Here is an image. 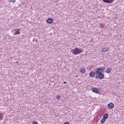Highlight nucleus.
Instances as JSON below:
<instances>
[{
	"label": "nucleus",
	"mask_w": 124,
	"mask_h": 124,
	"mask_svg": "<svg viewBox=\"0 0 124 124\" xmlns=\"http://www.w3.org/2000/svg\"><path fill=\"white\" fill-rule=\"evenodd\" d=\"M83 51L84 50L82 48L76 47L72 49L71 51V52L74 55H76L82 53Z\"/></svg>",
	"instance_id": "nucleus-1"
},
{
	"label": "nucleus",
	"mask_w": 124,
	"mask_h": 124,
	"mask_svg": "<svg viewBox=\"0 0 124 124\" xmlns=\"http://www.w3.org/2000/svg\"><path fill=\"white\" fill-rule=\"evenodd\" d=\"M95 70H96L95 71L96 75H98V74L100 73H102L103 72L101 69V68H97Z\"/></svg>",
	"instance_id": "nucleus-2"
},
{
	"label": "nucleus",
	"mask_w": 124,
	"mask_h": 124,
	"mask_svg": "<svg viewBox=\"0 0 124 124\" xmlns=\"http://www.w3.org/2000/svg\"><path fill=\"white\" fill-rule=\"evenodd\" d=\"M92 91L93 92L96 93L97 94H100V92L96 88H93L92 89Z\"/></svg>",
	"instance_id": "nucleus-3"
},
{
	"label": "nucleus",
	"mask_w": 124,
	"mask_h": 124,
	"mask_svg": "<svg viewBox=\"0 0 124 124\" xmlns=\"http://www.w3.org/2000/svg\"><path fill=\"white\" fill-rule=\"evenodd\" d=\"M14 30L15 31V33L14 34V35L20 34V29H14Z\"/></svg>",
	"instance_id": "nucleus-4"
},
{
	"label": "nucleus",
	"mask_w": 124,
	"mask_h": 124,
	"mask_svg": "<svg viewBox=\"0 0 124 124\" xmlns=\"http://www.w3.org/2000/svg\"><path fill=\"white\" fill-rule=\"evenodd\" d=\"M98 78L100 79H102L104 78V75L103 73H100L98 74Z\"/></svg>",
	"instance_id": "nucleus-5"
},
{
	"label": "nucleus",
	"mask_w": 124,
	"mask_h": 124,
	"mask_svg": "<svg viewBox=\"0 0 124 124\" xmlns=\"http://www.w3.org/2000/svg\"><path fill=\"white\" fill-rule=\"evenodd\" d=\"M115 0H102L104 2L107 3H111L113 2Z\"/></svg>",
	"instance_id": "nucleus-6"
},
{
	"label": "nucleus",
	"mask_w": 124,
	"mask_h": 124,
	"mask_svg": "<svg viewBox=\"0 0 124 124\" xmlns=\"http://www.w3.org/2000/svg\"><path fill=\"white\" fill-rule=\"evenodd\" d=\"M95 74V72H94L93 71H91L90 72L89 75L90 77L93 78L94 77V76Z\"/></svg>",
	"instance_id": "nucleus-7"
},
{
	"label": "nucleus",
	"mask_w": 124,
	"mask_h": 124,
	"mask_svg": "<svg viewBox=\"0 0 124 124\" xmlns=\"http://www.w3.org/2000/svg\"><path fill=\"white\" fill-rule=\"evenodd\" d=\"M114 104L112 103H110L108 104V107L110 109L113 108L114 107Z\"/></svg>",
	"instance_id": "nucleus-8"
},
{
	"label": "nucleus",
	"mask_w": 124,
	"mask_h": 124,
	"mask_svg": "<svg viewBox=\"0 0 124 124\" xmlns=\"http://www.w3.org/2000/svg\"><path fill=\"white\" fill-rule=\"evenodd\" d=\"M53 22V20L51 18L48 19L47 20V22L48 23L51 24Z\"/></svg>",
	"instance_id": "nucleus-9"
},
{
	"label": "nucleus",
	"mask_w": 124,
	"mask_h": 124,
	"mask_svg": "<svg viewBox=\"0 0 124 124\" xmlns=\"http://www.w3.org/2000/svg\"><path fill=\"white\" fill-rule=\"evenodd\" d=\"M80 72L82 74H84L86 72L85 69L84 68H83L81 69V70L80 71Z\"/></svg>",
	"instance_id": "nucleus-10"
},
{
	"label": "nucleus",
	"mask_w": 124,
	"mask_h": 124,
	"mask_svg": "<svg viewBox=\"0 0 124 124\" xmlns=\"http://www.w3.org/2000/svg\"><path fill=\"white\" fill-rule=\"evenodd\" d=\"M108 117V114L106 113L103 116V118L105 119H107Z\"/></svg>",
	"instance_id": "nucleus-11"
},
{
	"label": "nucleus",
	"mask_w": 124,
	"mask_h": 124,
	"mask_svg": "<svg viewBox=\"0 0 124 124\" xmlns=\"http://www.w3.org/2000/svg\"><path fill=\"white\" fill-rule=\"evenodd\" d=\"M111 68H108L107 69L105 72L108 73L109 74L111 72Z\"/></svg>",
	"instance_id": "nucleus-12"
},
{
	"label": "nucleus",
	"mask_w": 124,
	"mask_h": 124,
	"mask_svg": "<svg viewBox=\"0 0 124 124\" xmlns=\"http://www.w3.org/2000/svg\"><path fill=\"white\" fill-rule=\"evenodd\" d=\"M105 121V119L103 118L100 121L102 123H104Z\"/></svg>",
	"instance_id": "nucleus-13"
},
{
	"label": "nucleus",
	"mask_w": 124,
	"mask_h": 124,
	"mask_svg": "<svg viewBox=\"0 0 124 124\" xmlns=\"http://www.w3.org/2000/svg\"><path fill=\"white\" fill-rule=\"evenodd\" d=\"M102 49L103 50V51H102V52H106L108 51V50L107 49H106V48L105 47L102 48Z\"/></svg>",
	"instance_id": "nucleus-14"
},
{
	"label": "nucleus",
	"mask_w": 124,
	"mask_h": 124,
	"mask_svg": "<svg viewBox=\"0 0 124 124\" xmlns=\"http://www.w3.org/2000/svg\"><path fill=\"white\" fill-rule=\"evenodd\" d=\"M2 113H0V119H2L3 117V115L2 114Z\"/></svg>",
	"instance_id": "nucleus-15"
},
{
	"label": "nucleus",
	"mask_w": 124,
	"mask_h": 124,
	"mask_svg": "<svg viewBox=\"0 0 124 124\" xmlns=\"http://www.w3.org/2000/svg\"><path fill=\"white\" fill-rule=\"evenodd\" d=\"M61 96L60 95H57L56 96V98L58 100H60L61 99Z\"/></svg>",
	"instance_id": "nucleus-16"
},
{
	"label": "nucleus",
	"mask_w": 124,
	"mask_h": 124,
	"mask_svg": "<svg viewBox=\"0 0 124 124\" xmlns=\"http://www.w3.org/2000/svg\"><path fill=\"white\" fill-rule=\"evenodd\" d=\"M8 1L9 2H15V0H8Z\"/></svg>",
	"instance_id": "nucleus-17"
},
{
	"label": "nucleus",
	"mask_w": 124,
	"mask_h": 124,
	"mask_svg": "<svg viewBox=\"0 0 124 124\" xmlns=\"http://www.w3.org/2000/svg\"><path fill=\"white\" fill-rule=\"evenodd\" d=\"M38 122L36 121H33L32 122L33 124H38Z\"/></svg>",
	"instance_id": "nucleus-18"
},
{
	"label": "nucleus",
	"mask_w": 124,
	"mask_h": 124,
	"mask_svg": "<svg viewBox=\"0 0 124 124\" xmlns=\"http://www.w3.org/2000/svg\"><path fill=\"white\" fill-rule=\"evenodd\" d=\"M96 75L95 76V78L96 79H98V75Z\"/></svg>",
	"instance_id": "nucleus-19"
},
{
	"label": "nucleus",
	"mask_w": 124,
	"mask_h": 124,
	"mask_svg": "<svg viewBox=\"0 0 124 124\" xmlns=\"http://www.w3.org/2000/svg\"><path fill=\"white\" fill-rule=\"evenodd\" d=\"M101 69H102V71H103L105 70V67H103V68H101Z\"/></svg>",
	"instance_id": "nucleus-20"
},
{
	"label": "nucleus",
	"mask_w": 124,
	"mask_h": 124,
	"mask_svg": "<svg viewBox=\"0 0 124 124\" xmlns=\"http://www.w3.org/2000/svg\"><path fill=\"white\" fill-rule=\"evenodd\" d=\"M64 124H70L68 122H65L64 123Z\"/></svg>",
	"instance_id": "nucleus-21"
},
{
	"label": "nucleus",
	"mask_w": 124,
	"mask_h": 124,
	"mask_svg": "<svg viewBox=\"0 0 124 124\" xmlns=\"http://www.w3.org/2000/svg\"><path fill=\"white\" fill-rule=\"evenodd\" d=\"M67 83V82H66V81H64V82H63V83L64 84H66V83Z\"/></svg>",
	"instance_id": "nucleus-22"
}]
</instances>
